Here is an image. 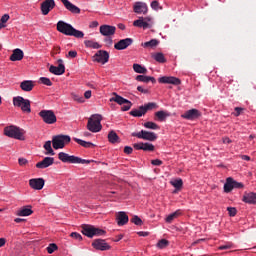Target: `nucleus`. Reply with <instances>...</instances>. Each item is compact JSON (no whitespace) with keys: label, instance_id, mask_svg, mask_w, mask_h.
Wrapping results in <instances>:
<instances>
[{"label":"nucleus","instance_id":"f257e3e1","mask_svg":"<svg viewBox=\"0 0 256 256\" xmlns=\"http://www.w3.org/2000/svg\"><path fill=\"white\" fill-rule=\"evenodd\" d=\"M57 31L63 33V35H68L69 37H76L77 39H83L85 33L83 31L75 29L71 24L63 21L57 23Z\"/></svg>","mask_w":256,"mask_h":256},{"label":"nucleus","instance_id":"f03ea898","mask_svg":"<svg viewBox=\"0 0 256 256\" xmlns=\"http://www.w3.org/2000/svg\"><path fill=\"white\" fill-rule=\"evenodd\" d=\"M112 95L113 97L109 99L110 103H117L118 105H123L121 107V111H129V109L133 107V103H131V101L117 94V92H113Z\"/></svg>","mask_w":256,"mask_h":256},{"label":"nucleus","instance_id":"7ed1b4c3","mask_svg":"<svg viewBox=\"0 0 256 256\" xmlns=\"http://www.w3.org/2000/svg\"><path fill=\"white\" fill-rule=\"evenodd\" d=\"M67 143H71V136L69 135H57L54 136L52 139V147L53 149H64L65 145H67Z\"/></svg>","mask_w":256,"mask_h":256},{"label":"nucleus","instance_id":"20e7f679","mask_svg":"<svg viewBox=\"0 0 256 256\" xmlns=\"http://www.w3.org/2000/svg\"><path fill=\"white\" fill-rule=\"evenodd\" d=\"M13 105L14 107H20L23 113H29L31 111V101L21 96H16L13 98Z\"/></svg>","mask_w":256,"mask_h":256},{"label":"nucleus","instance_id":"39448f33","mask_svg":"<svg viewBox=\"0 0 256 256\" xmlns=\"http://www.w3.org/2000/svg\"><path fill=\"white\" fill-rule=\"evenodd\" d=\"M4 135L18 141H25V130L23 129H4Z\"/></svg>","mask_w":256,"mask_h":256},{"label":"nucleus","instance_id":"423d86ee","mask_svg":"<svg viewBox=\"0 0 256 256\" xmlns=\"http://www.w3.org/2000/svg\"><path fill=\"white\" fill-rule=\"evenodd\" d=\"M134 27H139L140 29H151L153 27V19L149 16L139 17L138 20L133 22Z\"/></svg>","mask_w":256,"mask_h":256},{"label":"nucleus","instance_id":"0eeeda50","mask_svg":"<svg viewBox=\"0 0 256 256\" xmlns=\"http://www.w3.org/2000/svg\"><path fill=\"white\" fill-rule=\"evenodd\" d=\"M40 117H42L44 123L48 125H53V123L57 122V116L51 110H42L39 113Z\"/></svg>","mask_w":256,"mask_h":256},{"label":"nucleus","instance_id":"6e6552de","mask_svg":"<svg viewBox=\"0 0 256 256\" xmlns=\"http://www.w3.org/2000/svg\"><path fill=\"white\" fill-rule=\"evenodd\" d=\"M132 137H137L138 139H144L145 141H155L157 139V134H155V132L141 130L138 133L136 132L132 133Z\"/></svg>","mask_w":256,"mask_h":256},{"label":"nucleus","instance_id":"1a4fd4ad","mask_svg":"<svg viewBox=\"0 0 256 256\" xmlns=\"http://www.w3.org/2000/svg\"><path fill=\"white\" fill-rule=\"evenodd\" d=\"M53 9H55V0H44L41 3L40 11L42 15H49Z\"/></svg>","mask_w":256,"mask_h":256},{"label":"nucleus","instance_id":"9d476101","mask_svg":"<svg viewBox=\"0 0 256 256\" xmlns=\"http://www.w3.org/2000/svg\"><path fill=\"white\" fill-rule=\"evenodd\" d=\"M158 83L163 85H181V79L175 76H162L158 78Z\"/></svg>","mask_w":256,"mask_h":256},{"label":"nucleus","instance_id":"9b49d317","mask_svg":"<svg viewBox=\"0 0 256 256\" xmlns=\"http://www.w3.org/2000/svg\"><path fill=\"white\" fill-rule=\"evenodd\" d=\"M133 11L134 13H137V15H147L149 8L145 2H135L133 5Z\"/></svg>","mask_w":256,"mask_h":256},{"label":"nucleus","instance_id":"f8f14e48","mask_svg":"<svg viewBox=\"0 0 256 256\" xmlns=\"http://www.w3.org/2000/svg\"><path fill=\"white\" fill-rule=\"evenodd\" d=\"M29 186L35 191H41L45 187V179L43 178H32L29 180Z\"/></svg>","mask_w":256,"mask_h":256},{"label":"nucleus","instance_id":"ddd939ff","mask_svg":"<svg viewBox=\"0 0 256 256\" xmlns=\"http://www.w3.org/2000/svg\"><path fill=\"white\" fill-rule=\"evenodd\" d=\"M116 31H117V28L115 26H111L107 24L100 26V33L104 37H113Z\"/></svg>","mask_w":256,"mask_h":256},{"label":"nucleus","instance_id":"4468645a","mask_svg":"<svg viewBox=\"0 0 256 256\" xmlns=\"http://www.w3.org/2000/svg\"><path fill=\"white\" fill-rule=\"evenodd\" d=\"M182 119H187L188 121H193L201 117V112L197 109H190L181 115Z\"/></svg>","mask_w":256,"mask_h":256},{"label":"nucleus","instance_id":"2eb2a0df","mask_svg":"<svg viewBox=\"0 0 256 256\" xmlns=\"http://www.w3.org/2000/svg\"><path fill=\"white\" fill-rule=\"evenodd\" d=\"M131 45H133V39L132 38H126V39L119 40L114 45V49H116V51H123V50L127 49V47H129Z\"/></svg>","mask_w":256,"mask_h":256},{"label":"nucleus","instance_id":"dca6fc26","mask_svg":"<svg viewBox=\"0 0 256 256\" xmlns=\"http://www.w3.org/2000/svg\"><path fill=\"white\" fill-rule=\"evenodd\" d=\"M49 71L53 75H63V73H65V64H63V60H58V66L51 65Z\"/></svg>","mask_w":256,"mask_h":256},{"label":"nucleus","instance_id":"f3484780","mask_svg":"<svg viewBox=\"0 0 256 256\" xmlns=\"http://www.w3.org/2000/svg\"><path fill=\"white\" fill-rule=\"evenodd\" d=\"M82 234L86 237H89L90 239H93L95 235H97V228L91 226V225H84L82 227Z\"/></svg>","mask_w":256,"mask_h":256},{"label":"nucleus","instance_id":"a211bd4d","mask_svg":"<svg viewBox=\"0 0 256 256\" xmlns=\"http://www.w3.org/2000/svg\"><path fill=\"white\" fill-rule=\"evenodd\" d=\"M55 163V158L53 157H45L42 161L36 163L37 169H47V167H51Z\"/></svg>","mask_w":256,"mask_h":256},{"label":"nucleus","instance_id":"6ab92c4d","mask_svg":"<svg viewBox=\"0 0 256 256\" xmlns=\"http://www.w3.org/2000/svg\"><path fill=\"white\" fill-rule=\"evenodd\" d=\"M97 63H100L101 65L109 63V52L105 50H99L97 52Z\"/></svg>","mask_w":256,"mask_h":256},{"label":"nucleus","instance_id":"aec40b11","mask_svg":"<svg viewBox=\"0 0 256 256\" xmlns=\"http://www.w3.org/2000/svg\"><path fill=\"white\" fill-rule=\"evenodd\" d=\"M16 215L18 217H29L30 215H33V209L30 205L23 206L19 210H17Z\"/></svg>","mask_w":256,"mask_h":256},{"label":"nucleus","instance_id":"412c9836","mask_svg":"<svg viewBox=\"0 0 256 256\" xmlns=\"http://www.w3.org/2000/svg\"><path fill=\"white\" fill-rule=\"evenodd\" d=\"M60 1L61 3H63L64 7H66V9L70 11V13H75V14L81 13V9H79V7L71 3L69 0H60Z\"/></svg>","mask_w":256,"mask_h":256},{"label":"nucleus","instance_id":"4be33fe9","mask_svg":"<svg viewBox=\"0 0 256 256\" xmlns=\"http://www.w3.org/2000/svg\"><path fill=\"white\" fill-rule=\"evenodd\" d=\"M58 159L62 161V163H75V155H69L65 152H59Z\"/></svg>","mask_w":256,"mask_h":256},{"label":"nucleus","instance_id":"5701e85b","mask_svg":"<svg viewBox=\"0 0 256 256\" xmlns=\"http://www.w3.org/2000/svg\"><path fill=\"white\" fill-rule=\"evenodd\" d=\"M242 201L244 203H248L249 205H255L256 204V193L253 192H245L243 197H242Z\"/></svg>","mask_w":256,"mask_h":256},{"label":"nucleus","instance_id":"b1692460","mask_svg":"<svg viewBox=\"0 0 256 256\" xmlns=\"http://www.w3.org/2000/svg\"><path fill=\"white\" fill-rule=\"evenodd\" d=\"M116 220L119 227H122L123 225H127V223H129V216H127V213L125 212H118Z\"/></svg>","mask_w":256,"mask_h":256},{"label":"nucleus","instance_id":"393cba45","mask_svg":"<svg viewBox=\"0 0 256 256\" xmlns=\"http://www.w3.org/2000/svg\"><path fill=\"white\" fill-rule=\"evenodd\" d=\"M23 57H25V53H23V50L16 48L13 50L10 61H22Z\"/></svg>","mask_w":256,"mask_h":256},{"label":"nucleus","instance_id":"a878e982","mask_svg":"<svg viewBox=\"0 0 256 256\" xmlns=\"http://www.w3.org/2000/svg\"><path fill=\"white\" fill-rule=\"evenodd\" d=\"M97 250L98 251H111V244L107 240L97 239Z\"/></svg>","mask_w":256,"mask_h":256},{"label":"nucleus","instance_id":"bb28decb","mask_svg":"<svg viewBox=\"0 0 256 256\" xmlns=\"http://www.w3.org/2000/svg\"><path fill=\"white\" fill-rule=\"evenodd\" d=\"M167 117H171V113L165 110H160L155 113L156 121H160L161 123H163L164 121H167Z\"/></svg>","mask_w":256,"mask_h":256},{"label":"nucleus","instance_id":"cd10ccee","mask_svg":"<svg viewBox=\"0 0 256 256\" xmlns=\"http://www.w3.org/2000/svg\"><path fill=\"white\" fill-rule=\"evenodd\" d=\"M35 87V83L31 80H24L20 83V88L22 91H33V88Z\"/></svg>","mask_w":256,"mask_h":256},{"label":"nucleus","instance_id":"c85d7f7f","mask_svg":"<svg viewBox=\"0 0 256 256\" xmlns=\"http://www.w3.org/2000/svg\"><path fill=\"white\" fill-rule=\"evenodd\" d=\"M108 141L112 145H117L118 143H121V138L117 135V132L112 130L108 133Z\"/></svg>","mask_w":256,"mask_h":256},{"label":"nucleus","instance_id":"c756f323","mask_svg":"<svg viewBox=\"0 0 256 256\" xmlns=\"http://www.w3.org/2000/svg\"><path fill=\"white\" fill-rule=\"evenodd\" d=\"M73 141H75V143H77L81 147H84L85 149H93V147H95V144L76 137L73 138Z\"/></svg>","mask_w":256,"mask_h":256},{"label":"nucleus","instance_id":"7c9ffc66","mask_svg":"<svg viewBox=\"0 0 256 256\" xmlns=\"http://www.w3.org/2000/svg\"><path fill=\"white\" fill-rule=\"evenodd\" d=\"M157 45H159V40H157V39H151L148 42L141 43V47H143L144 49H155V47H157Z\"/></svg>","mask_w":256,"mask_h":256},{"label":"nucleus","instance_id":"2f4dec72","mask_svg":"<svg viewBox=\"0 0 256 256\" xmlns=\"http://www.w3.org/2000/svg\"><path fill=\"white\" fill-rule=\"evenodd\" d=\"M136 81H139L140 83H149V81H151V83H156L157 82V80H155V77L145 76V75L136 76Z\"/></svg>","mask_w":256,"mask_h":256},{"label":"nucleus","instance_id":"473e14b6","mask_svg":"<svg viewBox=\"0 0 256 256\" xmlns=\"http://www.w3.org/2000/svg\"><path fill=\"white\" fill-rule=\"evenodd\" d=\"M233 178L229 177L226 179V182L224 184V193H231L233 191Z\"/></svg>","mask_w":256,"mask_h":256},{"label":"nucleus","instance_id":"72a5a7b5","mask_svg":"<svg viewBox=\"0 0 256 256\" xmlns=\"http://www.w3.org/2000/svg\"><path fill=\"white\" fill-rule=\"evenodd\" d=\"M145 109L143 108V106H140L138 109H133L130 111V115L132 117H143V115H145Z\"/></svg>","mask_w":256,"mask_h":256},{"label":"nucleus","instance_id":"f704fd0d","mask_svg":"<svg viewBox=\"0 0 256 256\" xmlns=\"http://www.w3.org/2000/svg\"><path fill=\"white\" fill-rule=\"evenodd\" d=\"M87 129H97V114H94L89 118Z\"/></svg>","mask_w":256,"mask_h":256},{"label":"nucleus","instance_id":"c9c22d12","mask_svg":"<svg viewBox=\"0 0 256 256\" xmlns=\"http://www.w3.org/2000/svg\"><path fill=\"white\" fill-rule=\"evenodd\" d=\"M153 59L157 61V63H167V59L165 58V55L161 52H157L153 54Z\"/></svg>","mask_w":256,"mask_h":256},{"label":"nucleus","instance_id":"e433bc0d","mask_svg":"<svg viewBox=\"0 0 256 256\" xmlns=\"http://www.w3.org/2000/svg\"><path fill=\"white\" fill-rule=\"evenodd\" d=\"M181 215V210H176L172 214H169L168 217L166 218V223H172L174 219H177Z\"/></svg>","mask_w":256,"mask_h":256},{"label":"nucleus","instance_id":"4c0bfd02","mask_svg":"<svg viewBox=\"0 0 256 256\" xmlns=\"http://www.w3.org/2000/svg\"><path fill=\"white\" fill-rule=\"evenodd\" d=\"M44 149L46 151L45 155H55L53 147H51V141H46L44 144Z\"/></svg>","mask_w":256,"mask_h":256},{"label":"nucleus","instance_id":"58836bf2","mask_svg":"<svg viewBox=\"0 0 256 256\" xmlns=\"http://www.w3.org/2000/svg\"><path fill=\"white\" fill-rule=\"evenodd\" d=\"M94 160H87V159H83L77 156H74V164H81V165H89V163H93Z\"/></svg>","mask_w":256,"mask_h":256},{"label":"nucleus","instance_id":"ea45409f","mask_svg":"<svg viewBox=\"0 0 256 256\" xmlns=\"http://www.w3.org/2000/svg\"><path fill=\"white\" fill-rule=\"evenodd\" d=\"M133 69H134L135 73H140V74L147 73V68H145L144 66H142L140 64H133Z\"/></svg>","mask_w":256,"mask_h":256},{"label":"nucleus","instance_id":"a19ab883","mask_svg":"<svg viewBox=\"0 0 256 256\" xmlns=\"http://www.w3.org/2000/svg\"><path fill=\"white\" fill-rule=\"evenodd\" d=\"M142 107L143 109H145V113H147V111H152V109H157L159 106L155 102H149L143 105Z\"/></svg>","mask_w":256,"mask_h":256},{"label":"nucleus","instance_id":"79ce46f5","mask_svg":"<svg viewBox=\"0 0 256 256\" xmlns=\"http://www.w3.org/2000/svg\"><path fill=\"white\" fill-rule=\"evenodd\" d=\"M84 45H85V47H87V49H96L97 48V42H95L94 40H85Z\"/></svg>","mask_w":256,"mask_h":256},{"label":"nucleus","instance_id":"37998d69","mask_svg":"<svg viewBox=\"0 0 256 256\" xmlns=\"http://www.w3.org/2000/svg\"><path fill=\"white\" fill-rule=\"evenodd\" d=\"M171 185H173L175 189H181V187H183V180L181 178L175 179L171 182Z\"/></svg>","mask_w":256,"mask_h":256},{"label":"nucleus","instance_id":"c03bdc74","mask_svg":"<svg viewBox=\"0 0 256 256\" xmlns=\"http://www.w3.org/2000/svg\"><path fill=\"white\" fill-rule=\"evenodd\" d=\"M57 249H59V248H58L57 244H55V243L49 244V246L46 248L47 253H49V255H52V253H55V251H57Z\"/></svg>","mask_w":256,"mask_h":256},{"label":"nucleus","instance_id":"a18cd8bd","mask_svg":"<svg viewBox=\"0 0 256 256\" xmlns=\"http://www.w3.org/2000/svg\"><path fill=\"white\" fill-rule=\"evenodd\" d=\"M169 246V241L166 239H161L160 241H158L157 243V247L158 249H165V247Z\"/></svg>","mask_w":256,"mask_h":256},{"label":"nucleus","instance_id":"49530a36","mask_svg":"<svg viewBox=\"0 0 256 256\" xmlns=\"http://www.w3.org/2000/svg\"><path fill=\"white\" fill-rule=\"evenodd\" d=\"M142 151H155V146L150 143H142Z\"/></svg>","mask_w":256,"mask_h":256},{"label":"nucleus","instance_id":"de8ad7c7","mask_svg":"<svg viewBox=\"0 0 256 256\" xmlns=\"http://www.w3.org/2000/svg\"><path fill=\"white\" fill-rule=\"evenodd\" d=\"M72 99L77 103H85V98L79 94L72 93Z\"/></svg>","mask_w":256,"mask_h":256},{"label":"nucleus","instance_id":"09e8293b","mask_svg":"<svg viewBox=\"0 0 256 256\" xmlns=\"http://www.w3.org/2000/svg\"><path fill=\"white\" fill-rule=\"evenodd\" d=\"M39 81L42 83V85H46L47 87H51V85H53V82H51V79L47 77H41Z\"/></svg>","mask_w":256,"mask_h":256},{"label":"nucleus","instance_id":"8fccbe9b","mask_svg":"<svg viewBox=\"0 0 256 256\" xmlns=\"http://www.w3.org/2000/svg\"><path fill=\"white\" fill-rule=\"evenodd\" d=\"M131 223H134V225H143V220H141V218H139V216H134L132 219H131Z\"/></svg>","mask_w":256,"mask_h":256},{"label":"nucleus","instance_id":"3c124183","mask_svg":"<svg viewBox=\"0 0 256 256\" xmlns=\"http://www.w3.org/2000/svg\"><path fill=\"white\" fill-rule=\"evenodd\" d=\"M232 184H233L234 189H243V187H245V185L243 183L237 182L233 178H232Z\"/></svg>","mask_w":256,"mask_h":256},{"label":"nucleus","instance_id":"603ef678","mask_svg":"<svg viewBox=\"0 0 256 256\" xmlns=\"http://www.w3.org/2000/svg\"><path fill=\"white\" fill-rule=\"evenodd\" d=\"M70 237H72V239H76V241H82L83 240V236H81V234H79L77 232H72L70 234Z\"/></svg>","mask_w":256,"mask_h":256},{"label":"nucleus","instance_id":"864d4df0","mask_svg":"<svg viewBox=\"0 0 256 256\" xmlns=\"http://www.w3.org/2000/svg\"><path fill=\"white\" fill-rule=\"evenodd\" d=\"M227 211H228L230 217H235V215H237V208H235V207H228Z\"/></svg>","mask_w":256,"mask_h":256},{"label":"nucleus","instance_id":"5fc2aeb1","mask_svg":"<svg viewBox=\"0 0 256 256\" xmlns=\"http://www.w3.org/2000/svg\"><path fill=\"white\" fill-rule=\"evenodd\" d=\"M144 127H146V129H157V124L154 122H146L144 123Z\"/></svg>","mask_w":256,"mask_h":256},{"label":"nucleus","instance_id":"6e6d98bb","mask_svg":"<svg viewBox=\"0 0 256 256\" xmlns=\"http://www.w3.org/2000/svg\"><path fill=\"white\" fill-rule=\"evenodd\" d=\"M151 8L154 9V11H157L159 9V1L154 0L150 4Z\"/></svg>","mask_w":256,"mask_h":256},{"label":"nucleus","instance_id":"4d7b16f0","mask_svg":"<svg viewBox=\"0 0 256 256\" xmlns=\"http://www.w3.org/2000/svg\"><path fill=\"white\" fill-rule=\"evenodd\" d=\"M235 112L233 113L234 117H239V115H241V113H243V108L241 107H236Z\"/></svg>","mask_w":256,"mask_h":256},{"label":"nucleus","instance_id":"13d9d810","mask_svg":"<svg viewBox=\"0 0 256 256\" xmlns=\"http://www.w3.org/2000/svg\"><path fill=\"white\" fill-rule=\"evenodd\" d=\"M18 163L21 167L27 165V163H29V160L28 159H25V158H19L18 159Z\"/></svg>","mask_w":256,"mask_h":256},{"label":"nucleus","instance_id":"bf43d9fd","mask_svg":"<svg viewBox=\"0 0 256 256\" xmlns=\"http://www.w3.org/2000/svg\"><path fill=\"white\" fill-rule=\"evenodd\" d=\"M9 19H10L9 14H4V15L1 17L0 22H2V24L5 25V23H7V21H9Z\"/></svg>","mask_w":256,"mask_h":256},{"label":"nucleus","instance_id":"052dcab7","mask_svg":"<svg viewBox=\"0 0 256 256\" xmlns=\"http://www.w3.org/2000/svg\"><path fill=\"white\" fill-rule=\"evenodd\" d=\"M124 153L126 155H131V153H133V148L131 146H125L124 147Z\"/></svg>","mask_w":256,"mask_h":256},{"label":"nucleus","instance_id":"680f3d73","mask_svg":"<svg viewBox=\"0 0 256 256\" xmlns=\"http://www.w3.org/2000/svg\"><path fill=\"white\" fill-rule=\"evenodd\" d=\"M137 91H139L140 93H143L144 95H147L149 93V89H145L142 86H138Z\"/></svg>","mask_w":256,"mask_h":256},{"label":"nucleus","instance_id":"e2e57ef3","mask_svg":"<svg viewBox=\"0 0 256 256\" xmlns=\"http://www.w3.org/2000/svg\"><path fill=\"white\" fill-rule=\"evenodd\" d=\"M152 165H155L156 167H160V165H163V161L159 160V159H155L151 161Z\"/></svg>","mask_w":256,"mask_h":256},{"label":"nucleus","instance_id":"0e129e2a","mask_svg":"<svg viewBox=\"0 0 256 256\" xmlns=\"http://www.w3.org/2000/svg\"><path fill=\"white\" fill-rule=\"evenodd\" d=\"M133 147H134V149H136L137 151H140V150L143 151V142H141V143H135V144H133Z\"/></svg>","mask_w":256,"mask_h":256},{"label":"nucleus","instance_id":"69168bd1","mask_svg":"<svg viewBox=\"0 0 256 256\" xmlns=\"http://www.w3.org/2000/svg\"><path fill=\"white\" fill-rule=\"evenodd\" d=\"M101 119L102 116L101 115H97V129H103V125H101Z\"/></svg>","mask_w":256,"mask_h":256},{"label":"nucleus","instance_id":"338daca9","mask_svg":"<svg viewBox=\"0 0 256 256\" xmlns=\"http://www.w3.org/2000/svg\"><path fill=\"white\" fill-rule=\"evenodd\" d=\"M219 249H220L221 251L227 250V249H231V244L221 245V246H219Z\"/></svg>","mask_w":256,"mask_h":256},{"label":"nucleus","instance_id":"774afa93","mask_svg":"<svg viewBox=\"0 0 256 256\" xmlns=\"http://www.w3.org/2000/svg\"><path fill=\"white\" fill-rule=\"evenodd\" d=\"M68 57H71L72 59H75L77 57V51H69Z\"/></svg>","mask_w":256,"mask_h":256}]
</instances>
